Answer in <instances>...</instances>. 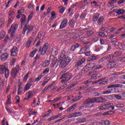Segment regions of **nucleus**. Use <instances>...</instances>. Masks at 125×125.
Wrapping results in <instances>:
<instances>
[{"instance_id":"56","label":"nucleus","mask_w":125,"mask_h":125,"mask_svg":"<svg viewBox=\"0 0 125 125\" xmlns=\"http://www.w3.org/2000/svg\"><path fill=\"white\" fill-rule=\"evenodd\" d=\"M9 41V37L8 36H6V38H4V42L5 44H7L8 43Z\"/></svg>"},{"instance_id":"10","label":"nucleus","mask_w":125,"mask_h":125,"mask_svg":"<svg viewBox=\"0 0 125 125\" xmlns=\"http://www.w3.org/2000/svg\"><path fill=\"white\" fill-rule=\"evenodd\" d=\"M42 37V34L41 32H40L37 35L35 40L34 41L33 44L35 45V43L37 42L36 44L35 45L36 47H38L41 44V38Z\"/></svg>"},{"instance_id":"29","label":"nucleus","mask_w":125,"mask_h":125,"mask_svg":"<svg viewBox=\"0 0 125 125\" xmlns=\"http://www.w3.org/2000/svg\"><path fill=\"white\" fill-rule=\"evenodd\" d=\"M114 58L115 57L112 54L108 55V56L105 57V58L107 60V62H111Z\"/></svg>"},{"instance_id":"7","label":"nucleus","mask_w":125,"mask_h":125,"mask_svg":"<svg viewBox=\"0 0 125 125\" xmlns=\"http://www.w3.org/2000/svg\"><path fill=\"white\" fill-rule=\"evenodd\" d=\"M6 51V49L0 50V59L1 61L5 62L8 58L9 54Z\"/></svg>"},{"instance_id":"20","label":"nucleus","mask_w":125,"mask_h":125,"mask_svg":"<svg viewBox=\"0 0 125 125\" xmlns=\"http://www.w3.org/2000/svg\"><path fill=\"white\" fill-rule=\"evenodd\" d=\"M47 49L44 48L43 46H40L39 52L41 53V56H44L46 54Z\"/></svg>"},{"instance_id":"6","label":"nucleus","mask_w":125,"mask_h":125,"mask_svg":"<svg viewBox=\"0 0 125 125\" xmlns=\"http://www.w3.org/2000/svg\"><path fill=\"white\" fill-rule=\"evenodd\" d=\"M0 74H4V77L6 79L9 76V70L6 67L5 64L0 65Z\"/></svg>"},{"instance_id":"60","label":"nucleus","mask_w":125,"mask_h":125,"mask_svg":"<svg viewBox=\"0 0 125 125\" xmlns=\"http://www.w3.org/2000/svg\"><path fill=\"white\" fill-rule=\"evenodd\" d=\"M49 43L46 42L44 43V45L42 46V48L48 49L49 48Z\"/></svg>"},{"instance_id":"19","label":"nucleus","mask_w":125,"mask_h":125,"mask_svg":"<svg viewBox=\"0 0 125 125\" xmlns=\"http://www.w3.org/2000/svg\"><path fill=\"white\" fill-rule=\"evenodd\" d=\"M60 62V66L62 68H64L68 65V63L66 62L63 60H59Z\"/></svg>"},{"instance_id":"31","label":"nucleus","mask_w":125,"mask_h":125,"mask_svg":"<svg viewBox=\"0 0 125 125\" xmlns=\"http://www.w3.org/2000/svg\"><path fill=\"white\" fill-rule=\"evenodd\" d=\"M35 94V92L33 90L28 91L27 97L28 99L31 98Z\"/></svg>"},{"instance_id":"47","label":"nucleus","mask_w":125,"mask_h":125,"mask_svg":"<svg viewBox=\"0 0 125 125\" xmlns=\"http://www.w3.org/2000/svg\"><path fill=\"white\" fill-rule=\"evenodd\" d=\"M5 35V32L2 31L0 32V40H2Z\"/></svg>"},{"instance_id":"39","label":"nucleus","mask_w":125,"mask_h":125,"mask_svg":"<svg viewBox=\"0 0 125 125\" xmlns=\"http://www.w3.org/2000/svg\"><path fill=\"white\" fill-rule=\"evenodd\" d=\"M100 75V74L95 73L94 74H92L91 75V80H96L97 79L98 75Z\"/></svg>"},{"instance_id":"59","label":"nucleus","mask_w":125,"mask_h":125,"mask_svg":"<svg viewBox=\"0 0 125 125\" xmlns=\"http://www.w3.org/2000/svg\"><path fill=\"white\" fill-rule=\"evenodd\" d=\"M13 20H14V18H13V17H9L8 24H11V23H12V21Z\"/></svg>"},{"instance_id":"49","label":"nucleus","mask_w":125,"mask_h":125,"mask_svg":"<svg viewBox=\"0 0 125 125\" xmlns=\"http://www.w3.org/2000/svg\"><path fill=\"white\" fill-rule=\"evenodd\" d=\"M103 68V66L101 64H97V65L95 66L94 67V69L98 70L100 69H102Z\"/></svg>"},{"instance_id":"26","label":"nucleus","mask_w":125,"mask_h":125,"mask_svg":"<svg viewBox=\"0 0 125 125\" xmlns=\"http://www.w3.org/2000/svg\"><path fill=\"white\" fill-rule=\"evenodd\" d=\"M91 68H89L88 67L85 66L82 69V74H84L87 73L88 71H90Z\"/></svg>"},{"instance_id":"61","label":"nucleus","mask_w":125,"mask_h":125,"mask_svg":"<svg viewBox=\"0 0 125 125\" xmlns=\"http://www.w3.org/2000/svg\"><path fill=\"white\" fill-rule=\"evenodd\" d=\"M30 44H31V41L28 40L26 42V47L27 48H29L30 46Z\"/></svg>"},{"instance_id":"37","label":"nucleus","mask_w":125,"mask_h":125,"mask_svg":"<svg viewBox=\"0 0 125 125\" xmlns=\"http://www.w3.org/2000/svg\"><path fill=\"white\" fill-rule=\"evenodd\" d=\"M38 50L37 48L34 49V50H33V51L30 53V57L31 58L34 57L35 54L38 52Z\"/></svg>"},{"instance_id":"41","label":"nucleus","mask_w":125,"mask_h":125,"mask_svg":"<svg viewBox=\"0 0 125 125\" xmlns=\"http://www.w3.org/2000/svg\"><path fill=\"white\" fill-rule=\"evenodd\" d=\"M52 53H53L54 56H57L58 54V49L54 48L53 49H52Z\"/></svg>"},{"instance_id":"24","label":"nucleus","mask_w":125,"mask_h":125,"mask_svg":"<svg viewBox=\"0 0 125 125\" xmlns=\"http://www.w3.org/2000/svg\"><path fill=\"white\" fill-rule=\"evenodd\" d=\"M87 48H88V46L87 45H85V46L81 48V49L80 50L79 54H80V55L84 54V53L86 51H87Z\"/></svg>"},{"instance_id":"25","label":"nucleus","mask_w":125,"mask_h":125,"mask_svg":"<svg viewBox=\"0 0 125 125\" xmlns=\"http://www.w3.org/2000/svg\"><path fill=\"white\" fill-rule=\"evenodd\" d=\"M65 58H66V55L65 54V51L64 50H63L60 53L59 60H62V59H65Z\"/></svg>"},{"instance_id":"58","label":"nucleus","mask_w":125,"mask_h":125,"mask_svg":"<svg viewBox=\"0 0 125 125\" xmlns=\"http://www.w3.org/2000/svg\"><path fill=\"white\" fill-rule=\"evenodd\" d=\"M67 118L68 119H70V118H76L75 115H74V113H71L70 114H69L67 116Z\"/></svg>"},{"instance_id":"8","label":"nucleus","mask_w":125,"mask_h":125,"mask_svg":"<svg viewBox=\"0 0 125 125\" xmlns=\"http://www.w3.org/2000/svg\"><path fill=\"white\" fill-rule=\"evenodd\" d=\"M18 24H13L11 26V28L9 29V33H11V38H13L14 37L15 35V31H17L18 30Z\"/></svg>"},{"instance_id":"27","label":"nucleus","mask_w":125,"mask_h":125,"mask_svg":"<svg viewBox=\"0 0 125 125\" xmlns=\"http://www.w3.org/2000/svg\"><path fill=\"white\" fill-rule=\"evenodd\" d=\"M118 0H110L107 3L109 7H112L114 5V3H116Z\"/></svg>"},{"instance_id":"42","label":"nucleus","mask_w":125,"mask_h":125,"mask_svg":"<svg viewBox=\"0 0 125 125\" xmlns=\"http://www.w3.org/2000/svg\"><path fill=\"white\" fill-rule=\"evenodd\" d=\"M114 113L115 112L112 110L109 111H106L105 112H104V113H103V115H109L114 114Z\"/></svg>"},{"instance_id":"48","label":"nucleus","mask_w":125,"mask_h":125,"mask_svg":"<svg viewBox=\"0 0 125 125\" xmlns=\"http://www.w3.org/2000/svg\"><path fill=\"white\" fill-rule=\"evenodd\" d=\"M42 57H43V55H41V54L39 56L38 55H36L35 58H34V60L37 61L38 60H40L42 59Z\"/></svg>"},{"instance_id":"64","label":"nucleus","mask_w":125,"mask_h":125,"mask_svg":"<svg viewBox=\"0 0 125 125\" xmlns=\"http://www.w3.org/2000/svg\"><path fill=\"white\" fill-rule=\"evenodd\" d=\"M114 92L110 91L109 90H107L103 92L104 94H109L111 93H113Z\"/></svg>"},{"instance_id":"50","label":"nucleus","mask_w":125,"mask_h":125,"mask_svg":"<svg viewBox=\"0 0 125 125\" xmlns=\"http://www.w3.org/2000/svg\"><path fill=\"white\" fill-rule=\"evenodd\" d=\"M76 108L73 106H70L68 108H67V110H66V112H70L71 111H73V110H75Z\"/></svg>"},{"instance_id":"9","label":"nucleus","mask_w":125,"mask_h":125,"mask_svg":"<svg viewBox=\"0 0 125 125\" xmlns=\"http://www.w3.org/2000/svg\"><path fill=\"white\" fill-rule=\"evenodd\" d=\"M113 104L110 103L106 104L104 105H101L100 106H99V109L101 110H104L109 108H111L112 110H114L115 108V106H113Z\"/></svg>"},{"instance_id":"4","label":"nucleus","mask_w":125,"mask_h":125,"mask_svg":"<svg viewBox=\"0 0 125 125\" xmlns=\"http://www.w3.org/2000/svg\"><path fill=\"white\" fill-rule=\"evenodd\" d=\"M104 99L102 97L92 98L86 99L83 102L85 104H92L93 103H103Z\"/></svg>"},{"instance_id":"17","label":"nucleus","mask_w":125,"mask_h":125,"mask_svg":"<svg viewBox=\"0 0 125 125\" xmlns=\"http://www.w3.org/2000/svg\"><path fill=\"white\" fill-rule=\"evenodd\" d=\"M21 27H22L23 25H25V23L27 21L25 15H21Z\"/></svg>"},{"instance_id":"1","label":"nucleus","mask_w":125,"mask_h":125,"mask_svg":"<svg viewBox=\"0 0 125 125\" xmlns=\"http://www.w3.org/2000/svg\"><path fill=\"white\" fill-rule=\"evenodd\" d=\"M108 82V81L107 79H106L105 77L99 79L98 80L95 81V82H93L91 80H86L84 82V84L86 85V86H84L83 87H80L79 89L80 91H82L83 90L87 88L89 86V85H90L94 83H98L99 85H105L107 84Z\"/></svg>"},{"instance_id":"44","label":"nucleus","mask_w":125,"mask_h":125,"mask_svg":"<svg viewBox=\"0 0 125 125\" xmlns=\"http://www.w3.org/2000/svg\"><path fill=\"white\" fill-rule=\"evenodd\" d=\"M65 88V84H63V85L61 86L60 87H59V88L57 89L56 91H57V92H61L62 90H63Z\"/></svg>"},{"instance_id":"46","label":"nucleus","mask_w":125,"mask_h":125,"mask_svg":"<svg viewBox=\"0 0 125 125\" xmlns=\"http://www.w3.org/2000/svg\"><path fill=\"white\" fill-rule=\"evenodd\" d=\"M29 75V72H28L26 74H25V75L23 77V79L22 80V81L23 82H24L25 83H26L27 81V79H28V76Z\"/></svg>"},{"instance_id":"52","label":"nucleus","mask_w":125,"mask_h":125,"mask_svg":"<svg viewBox=\"0 0 125 125\" xmlns=\"http://www.w3.org/2000/svg\"><path fill=\"white\" fill-rule=\"evenodd\" d=\"M76 117H78L82 115V113L81 112H76L73 113Z\"/></svg>"},{"instance_id":"15","label":"nucleus","mask_w":125,"mask_h":125,"mask_svg":"<svg viewBox=\"0 0 125 125\" xmlns=\"http://www.w3.org/2000/svg\"><path fill=\"white\" fill-rule=\"evenodd\" d=\"M32 79H30V81L27 83L26 84H25V87L24 88V91H28L29 90L30 87L32 85Z\"/></svg>"},{"instance_id":"21","label":"nucleus","mask_w":125,"mask_h":125,"mask_svg":"<svg viewBox=\"0 0 125 125\" xmlns=\"http://www.w3.org/2000/svg\"><path fill=\"white\" fill-rule=\"evenodd\" d=\"M79 47H80V44H79V43H76V44H75V45H72L71 46L70 50L71 52H74V51H75V50H76L77 48H78Z\"/></svg>"},{"instance_id":"45","label":"nucleus","mask_w":125,"mask_h":125,"mask_svg":"<svg viewBox=\"0 0 125 125\" xmlns=\"http://www.w3.org/2000/svg\"><path fill=\"white\" fill-rule=\"evenodd\" d=\"M51 16L50 18V20H53V19L56 18V17H55L56 16V14H55V12L52 11L51 13Z\"/></svg>"},{"instance_id":"30","label":"nucleus","mask_w":125,"mask_h":125,"mask_svg":"<svg viewBox=\"0 0 125 125\" xmlns=\"http://www.w3.org/2000/svg\"><path fill=\"white\" fill-rule=\"evenodd\" d=\"M75 21H74L73 20L69 21L68 24L69 26H70V27H74V25H75Z\"/></svg>"},{"instance_id":"18","label":"nucleus","mask_w":125,"mask_h":125,"mask_svg":"<svg viewBox=\"0 0 125 125\" xmlns=\"http://www.w3.org/2000/svg\"><path fill=\"white\" fill-rule=\"evenodd\" d=\"M123 86L121 84H114L109 85L107 88H122Z\"/></svg>"},{"instance_id":"32","label":"nucleus","mask_w":125,"mask_h":125,"mask_svg":"<svg viewBox=\"0 0 125 125\" xmlns=\"http://www.w3.org/2000/svg\"><path fill=\"white\" fill-rule=\"evenodd\" d=\"M95 65H96V63H89V64H87L85 66L92 69L94 68Z\"/></svg>"},{"instance_id":"23","label":"nucleus","mask_w":125,"mask_h":125,"mask_svg":"<svg viewBox=\"0 0 125 125\" xmlns=\"http://www.w3.org/2000/svg\"><path fill=\"white\" fill-rule=\"evenodd\" d=\"M118 66L117 63L112 62L111 64L107 65V67L109 69H113L114 68H116Z\"/></svg>"},{"instance_id":"28","label":"nucleus","mask_w":125,"mask_h":125,"mask_svg":"<svg viewBox=\"0 0 125 125\" xmlns=\"http://www.w3.org/2000/svg\"><path fill=\"white\" fill-rule=\"evenodd\" d=\"M79 3L78 2H76L74 4H72V5H71V8L68 9V13H70L71 11H73V9L72 8H75L77 5H78Z\"/></svg>"},{"instance_id":"16","label":"nucleus","mask_w":125,"mask_h":125,"mask_svg":"<svg viewBox=\"0 0 125 125\" xmlns=\"http://www.w3.org/2000/svg\"><path fill=\"white\" fill-rule=\"evenodd\" d=\"M99 58L98 55H91V56L88 58V62H93L94 61H96L97 59Z\"/></svg>"},{"instance_id":"2","label":"nucleus","mask_w":125,"mask_h":125,"mask_svg":"<svg viewBox=\"0 0 125 125\" xmlns=\"http://www.w3.org/2000/svg\"><path fill=\"white\" fill-rule=\"evenodd\" d=\"M27 31V34H29L30 32H33L34 34L37 33L38 29L36 25H32V24H25L24 29L22 30V35L25 34L26 31Z\"/></svg>"},{"instance_id":"57","label":"nucleus","mask_w":125,"mask_h":125,"mask_svg":"<svg viewBox=\"0 0 125 125\" xmlns=\"http://www.w3.org/2000/svg\"><path fill=\"white\" fill-rule=\"evenodd\" d=\"M85 17H86V14L84 13H83L82 14H81L80 16V18H81V20H83L85 19Z\"/></svg>"},{"instance_id":"43","label":"nucleus","mask_w":125,"mask_h":125,"mask_svg":"<svg viewBox=\"0 0 125 125\" xmlns=\"http://www.w3.org/2000/svg\"><path fill=\"white\" fill-rule=\"evenodd\" d=\"M43 77V75L41 74L38 77H37L35 79V80H34V82L38 83L39 81H40V80H41V79Z\"/></svg>"},{"instance_id":"36","label":"nucleus","mask_w":125,"mask_h":125,"mask_svg":"<svg viewBox=\"0 0 125 125\" xmlns=\"http://www.w3.org/2000/svg\"><path fill=\"white\" fill-rule=\"evenodd\" d=\"M50 64V62L49 60H45L44 62H43V67H46L47 66H48Z\"/></svg>"},{"instance_id":"14","label":"nucleus","mask_w":125,"mask_h":125,"mask_svg":"<svg viewBox=\"0 0 125 125\" xmlns=\"http://www.w3.org/2000/svg\"><path fill=\"white\" fill-rule=\"evenodd\" d=\"M68 23V20L67 19H63L62 22L61 23L59 29H63L64 28L66 27Z\"/></svg>"},{"instance_id":"11","label":"nucleus","mask_w":125,"mask_h":125,"mask_svg":"<svg viewBox=\"0 0 125 125\" xmlns=\"http://www.w3.org/2000/svg\"><path fill=\"white\" fill-rule=\"evenodd\" d=\"M85 61V59L83 58L81 60L77 61L76 63H75V67L81 68L84 65V63Z\"/></svg>"},{"instance_id":"3","label":"nucleus","mask_w":125,"mask_h":125,"mask_svg":"<svg viewBox=\"0 0 125 125\" xmlns=\"http://www.w3.org/2000/svg\"><path fill=\"white\" fill-rule=\"evenodd\" d=\"M62 73V76L60 77V79H62V83H65L73 77L72 74L68 72H65V70H63Z\"/></svg>"},{"instance_id":"33","label":"nucleus","mask_w":125,"mask_h":125,"mask_svg":"<svg viewBox=\"0 0 125 125\" xmlns=\"http://www.w3.org/2000/svg\"><path fill=\"white\" fill-rule=\"evenodd\" d=\"M121 54H122V52L121 51H117L115 53H114V54H113V56L114 57V58H117L118 57H119L121 55Z\"/></svg>"},{"instance_id":"54","label":"nucleus","mask_w":125,"mask_h":125,"mask_svg":"<svg viewBox=\"0 0 125 125\" xmlns=\"http://www.w3.org/2000/svg\"><path fill=\"white\" fill-rule=\"evenodd\" d=\"M33 14L32 13H31L29 16H28L27 18V23H29L30 20H32V19L33 18Z\"/></svg>"},{"instance_id":"5","label":"nucleus","mask_w":125,"mask_h":125,"mask_svg":"<svg viewBox=\"0 0 125 125\" xmlns=\"http://www.w3.org/2000/svg\"><path fill=\"white\" fill-rule=\"evenodd\" d=\"M100 30L102 32H99L98 35L103 38L107 37L108 35V31H109L108 27L106 26H102Z\"/></svg>"},{"instance_id":"53","label":"nucleus","mask_w":125,"mask_h":125,"mask_svg":"<svg viewBox=\"0 0 125 125\" xmlns=\"http://www.w3.org/2000/svg\"><path fill=\"white\" fill-rule=\"evenodd\" d=\"M82 98V97L81 96L76 97L74 99H72V101H73V102H76V101H79Z\"/></svg>"},{"instance_id":"35","label":"nucleus","mask_w":125,"mask_h":125,"mask_svg":"<svg viewBox=\"0 0 125 125\" xmlns=\"http://www.w3.org/2000/svg\"><path fill=\"white\" fill-rule=\"evenodd\" d=\"M23 91V87L21 86V84L19 85V88L18 91V95H20L21 94V93H22Z\"/></svg>"},{"instance_id":"55","label":"nucleus","mask_w":125,"mask_h":125,"mask_svg":"<svg viewBox=\"0 0 125 125\" xmlns=\"http://www.w3.org/2000/svg\"><path fill=\"white\" fill-rule=\"evenodd\" d=\"M23 12H24V8H21V9L18 10V14L22 16L23 15L22 13H23Z\"/></svg>"},{"instance_id":"51","label":"nucleus","mask_w":125,"mask_h":125,"mask_svg":"<svg viewBox=\"0 0 125 125\" xmlns=\"http://www.w3.org/2000/svg\"><path fill=\"white\" fill-rule=\"evenodd\" d=\"M110 123L109 121H108V120H104L103 122H102V125H109Z\"/></svg>"},{"instance_id":"13","label":"nucleus","mask_w":125,"mask_h":125,"mask_svg":"<svg viewBox=\"0 0 125 125\" xmlns=\"http://www.w3.org/2000/svg\"><path fill=\"white\" fill-rule=\"evenodd\" d=\"M20 65L18 64L16 66L15 68L12 69V76H13V78H15L16 76H17V74L18 73V72L20 70Z\"/></svg>"},{"instance_id":"22","label":"nucleus","mask_w":125,"mask_h":125,"mask_svg":"<svg viewBox=\"0 0 125 125\" xmlns=\"http://www.w3.org/2000/svg\"><path fill=\"white\" fill-rule=\"evenodd\" d=\"M100 15V14L99 13H96L94 14V15H93L92 18V21L93 22H96L98 20V19H99Z\"/></svg>"},{"instance_id":"34","label":"nucleus","mask_w":125,"mask_h":125,"mask_svg":"<svg viewBox=\"0 0 125 125\" xmlns=\"http://www.w3.org/2000/svg\"><path fill=\"white\" fill-rule=\"evenodd\" d=\"M116 13L118 15H122L125 13V10L123 9H120L118 10L116 12Z\"/></svg>"},{"instance_id":"40","label":"nucleus","mask_w":125,"mask_h":125,"mask_svg":"<svg viewBox=\"0 0 125 125\" xmlns=\"http://www.w3.org/2000/svg\"><path fill=\"white\" fill-rule=\"evenodd\" d=\"M97 22L98 23L99 25H102V23L103 22V21L104 20V17L101 16L100 18L97 19Z\"/></svg>"},{"instance_id":"12","label":"nucleus","mask_w":125,"mask_h":125,"mask_svg":"<svg viewBox=\"0 0 125 125\" xmlns=\"http://www.w3.org/2000/svg\"><path fill=\"white\" fill-rule=\"evenodd\" d=\"M11 57H16L18 54V49L17 46H14L10 50Z\"/></svg>"},{"instance_id":"63","label":"nucleus","mask_w":125,"mask_h":125,"mask_svg":"<svg viewBox=\"0 0 125 125\" xmlns=\"http://www.w3.org/2000/svg\"><path fill=\"white\" fill-rule=\"evenodd\" d=\"M125 2V0H119L117 1V3L118 5H120L121 4H123Z\"/></svg>"},{"instance_id":"62","label":"nucleus","mask_w":125,"mask_h":125,"mask_svg":"<svg viewBox=\"0 0 125 125\" xmlns=\"http://www.w3.org/2000/svg\"><path fill=\"white\" fill-rule=\"evenodd\" d=\"M49 72V69L48 68H46L43 71L42 74H46L48 73Z\"/></svg>"},{"instance_id":"38","label":"nucleus","mask_w":125,"mask_h":125,"mask_svg":"<svg viewBox=\"0 0 125 125\" xmlns=\"http://www.w3.org/2000/svg\"><path fill=\"white\" fill-rule=\"evenodd\" d=\"M62 60H63L64 62H67L68 64L70 62L71 59L70 57H67L65 58H63V59H62Z\"/></svg>"}]
</instances>
